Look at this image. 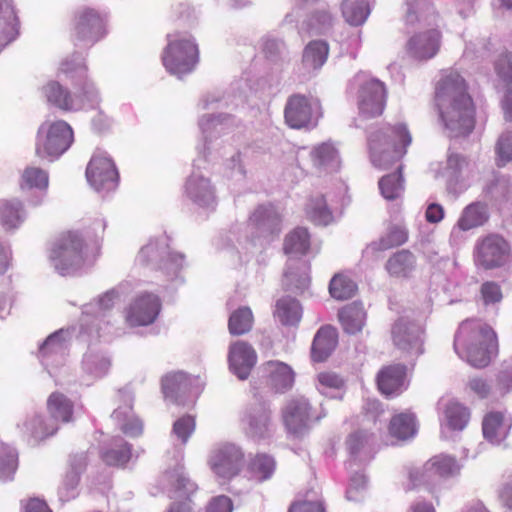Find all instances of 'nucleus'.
I'll use <instances>...</instances> for the list:
<instances>
[{
	"instance_id": "nucleus-36",
	"label": "nucleus",
	"mask_w": 512,
	"mask_h": 512,
	"mask_svg": "<svg viewBox=\"0 0 512 512\" xmlns=\"http://www.w3.org/2000/svg\"><path fill=\"white\" fill-rule=\"evenodd\" d=\"M373 437L365 431H358L351 434L347 441V449L351 456L348 462L349 469H352L353 462H365L372 458Z\"/></svg>"
},
{
	"instance_id": "nucleus-4",
	"label": "nucleus",
	"mask_w": 512,
	"mask_h": 512,
	"mask_svg": "<svg viewBox=\"0 0 512 512\" xmlns=\"http://www.w3.org/2000/svg\"><path fill=\"white\" fill-rule=\"evenodd\" d=\"M411 142V134L403 123L386 126L373 132L368 138L373 165L382 169L388 168L406 153Z\"/></svg>"
},
{
	"instance_id": "nucleus-51",
	"label": "nucleus",
	"mask_w": 512,
	"mask_h": 512,
	"mask_svg": "<svg viewBox=\"0 0 512 512\" xmlns=\"http://www.w3.org/2000/svg\"><path fill=\"white\" fill-rule=\"evenodd\" d=\"M311 158L314 166L323 170L335 171L340 166L338 151L330 142L316 146L311 151Z\"/></svg>"
},
{
	"instance_id": "nucleus-30",
	"label": "nucleus",
	"mask_w": 512,
	"mask_h": 512,
	"mask_svg": "<svg viewBox=\"0 0 512 512\" xmlns=\"http://www.w3.org/2000/svg\"><path fill=\"white\" fill-rule=\"evenodd\" d=\"M440 34L435 29L415 34L408 43L409 54L419 60H426L434 57L439 49Z\"/></svg>"
},
{
	"instance_id": "nucleus-56",
	"label": "nucleus",
	"mask_w": 512,
	"mask_h": 512,
	"mask_svg": "<svg viewBox=\"0 0 512 512\" xmlns=\"http://www.w3.org/2000/svg\"><path fill=\"white\" fill-rule=\"evenodd\" d=\"M357 284L347 274H335L329 283V293L336 300H347L357 292Z\"/></svg>"
},
{
	"instance_id": "nucleus-28",
	"label": "nucleus",
	"mask_w": 512,
	"mask_h": 512,
	"mask_svg": "<svg viewBox=\"0 0 512 512\" xmlns=\"http://www.w3.org/2000/svg\"><path fill=\"white\" fill-rule=\"evenodd\" d=\"M68 332L59 330L47 337L40 346L39 357L45 368L62 365L67 350Z\"/></svg>"
},
{
	"instance_id": "nucleus-42",
	"label": "nucleus",
	"mask_w": 512,
	"mask_h": 512,
	"mask_svg": "<svg viewBox=\"0 0 512 512\" xmlns=\"http://www.w3.org/2000/svg\"><path fill=\"white\" fill-rule=\"evenodd\" d=\"M47 409L51 416L49 422L57 427L59 422L68 423L73 419V402L62 393L54 392L49 396Z\"/></svg>"
},
{
	"instance_id": "nucleus-34",
	"label": "nucleus",
	"mask_w": 512,
	"mask_h": 512,
	"mask_svg": "<svg viewBox=\"0 0 512 512\" xmlns=\"http://www.w3.org/2000/svg\"><path fill=\"white\" fill-rule=\"evenodd\" d=\"M234 124L233 119L228 114L219 115H203L199 119V128L204 137L203 153L204 158L207 155V151L210 149L208 143L211 142L212 138L219 136L229 130Z\"/></svg>"
},
{
	"instance_id": "nucleus-45",
	"label": "nucleus",
	"mask_w": 512,
	"mask_h": 512,
	"mask_svg": "<svg viewBox=\"0 0 512 512\" xmlns=\"http://www.w3.org/2000/svg\"><path fill=\"white\" fill-rule=\"evenodd\" d=\"M435 20L433 6L428 0H406L404 21L407 25H413L416 21L431 25Z\"/></svg>"
},
{
	"instance_id": "nucleus-19",
	"label": "nucleus",
	"mask_w": 512,
	"mask_h": 512,
	"mask_svg": "<svg viewBox=\"0 0 512 512\" xmlns=\"http://www.w3.org/2000/svg\"><path fill=\"white\" fill-rule=\"evenodd\" d=\"M392 340L407 357L415 358L423 353V329L406 318L398 319L392 327Z\"/></svg>"
},
{
	"instance_id": "nucleus-59",
	"label": "nucleus",
	"mask_w": 512,
	"mask_h": 512,
	"mask_svg": "<svg viewBox=\"0 0 512 512\" xmlns=\"http://www.w3.org/2000/svg\"><path fill=\"white\" fill-rule=\"evenodd\" d=\"M308 218L317 225H328L333 221V215L323 196L312 198L307 204Z\"/></svg>"
},
{
	"instance_id": "nucleus-60",
	"label": "nucleus",
	"mask_w": 512,
	"mask_h": 512,
	"mask_svg": "<svg viewBox=\"0 0 512 512\" xmlns=\"http://www.w3.org/2000/svg\"><path fill=\"white\" fill-rule=\"evenodd\" d=\"M379 189L382 196L387 200H394L400 197L404 191V180L401 174V166L397 172L382 177L379 181Z\"/></svg>"
},
{
	"instance_id": "nucleus-47",
	"label": "nucleus",
	"mask_w": 512,
	"mask_h": 512,
	"mask_svg": "<svg viewBox=\"0 0 512 512\" xmlns=\"http://www.w3.org/2000/svg\"><path fill=\"white\" fill-rule=\"evenodd\" d=\"M26 217L21 201L17 199L0 200V225L5 230L18 228Z\"/></svg>"
},
{
	"instance_id": "nucleus-33",
	"label": "nucleus",
	"mask_w": 512,
	"mask_h": 512,
	"mask_svg": "<svg viewBox=\"0 0 512 512\" xmlns=\"http://www.w3.org/2000/svg\"><path fill=\"white\" fill-rule=\"evenodd\" d=\"M439 409L443 411L441 420L442 433L444 429L463 430L468 423L469 412L459 402L447 399L439 401Z\"/></svg>"
},
{
	"instance_id": "nucleus-21",
	"label": "nucleus",
	"mask_w": 512,
	"mask_h": 512,
	"mask_svg": "<svg viewBox=\"0 0 512 512\" xmlns=\"http://www.w3.org/2000/svg\"><path fill=\"white\" fill-rule=\"evenodd\" d=\"M311 405L304 397L289 400L282 409L283 424L290 435L301 437L312 423Z\"/></svg>"
},
{
	"instance_id": "nucleus-31",
	"label": "nucleus",
	"mask_w": 512,
	"mask_h": 512,
	"mask_svg": "<svg viewBox=\"0 0 512 512\" xmlns=\"http://www.w3.org/2000/svg\"><path fill=\"white\" fill-rule=\"evenodd\" d=\"M17 429L27 439L41 440L55 434L58 427L54 423L44 421L39 413L33 411L27 413L17 423Z\"/></svg>"
},
{
	"instance_id": "nucleus-17",
	"label": "nucleus",
	"mask_w": 512,
	"mask_h": 512,
	"mask_svg": "<svg viewBox=\"0 0 512 512\" xmlns=\"http://www.w3.org/2000/svg\"><path fill=\"white\" fill-rule=\"evenodd\" d=\"M243 460L244 453L239 446L223 443L211 451L209 465L217 477L231 479L240 472Z\"/></svg>"
},
{
	"instance_id": "nucleus-46",
	"label": "nucleus",
	"mask_w": 512,
	"mask_h": 512,
	"mask_svg": "<svg viewBox=\"0 0 512 512\" xmlns=\"http://www.w3.org/2000/svg\"><path fill=\"white\" fill-rule=\"evenodd\" d=\"M164 255H170V247L166 236H162L155 241L151 240L142 247L137 256V261L142 265H152L157 269Z\"/></svg>"
},
{
	"instance_id": "nucleus-55",
	"label": "nucleus",
	"mask_w": 512,
	"mask_h": 512,
	"mask_svg": "<svg viewBox=\"0 0 512 512\" xmlns=\"http://www.w3.org/2000/svg\"><path fill=\"white\" fill-rule=\"evenodd\" d=\"M72 469L67 472L62 485L58 490L59 498L62 501H69L77 495V486L80 480V473L85 466V458L79 457V463H72Z\"/></svg>"
},
{
	"instance_id": "nucleus-8",
	"label": "nucleus",
	"mask_w": 512,
	"mask_h": 512,
	"mask_svg": "<svg viewBox=\"0 0 512 512\" xmlns=\"http://www.w3.org/2000/svg\"><path fill=\"white\" fill-rule=\"evenodd\" d=\"M495 70L505 84V95L502 101L505 119L512 123V54L501 55L496 61ZM510 128L512 129V125ZM496 153L498 166H505L512 161V132H505L500 136Z\"/></svg>"
},
{
	"instance_id": "nucleus-2",
	"label": "nucleus",
	"mask_w": 512,
	"mask_h": 512,
	"mask_svg": "<svg viewBox=\"0 0 512 512\" xmlns=\"http://www.w3.org/2000/svg\"><path fill=\"white\" fill-rule=\"evenodd\" d=\"M453 348L471 366L484 368L497 354L496 333L481 321H463L455 334Z\"/></svg>"
},
{
	"instance_id": "nucleus-48",
	"label": "nucleus",
	"mask_w": 512,
	"mask_h": 512,
	"mask_svg": "<svg viewBox=\"0 0 512 512\" xmlns=\"http://www.w3.org/2000/svg\"><path fill=\"white\" fill-rule=\"evenodd\" d=\"M338 317L345 332L355 334L360 332L365 325L366 312L361 303L354 302L343 307L339 311Z\"/></svg>"
},
{
	"instance_id": "nucleus-6",
	"label": "nucleus",
	"mask_w": 512,
	"mask_h": 512,
	"mask_svg": "<svg viewBox=\"0 0 512 512\" xmlns=\"http://www.w3.org/2000/svg\"><path fill=\"white\" fill-rule=\"evenodd\" d=\"M73 141V129L66 121L47 120L38 128L35 153L39 158L53 162L70 148Z\"/></svg>"
},
{
	"instance_id": "nucleus-52",
	"label": "nucleus",
	"mask_w": 512,
	"mask_h": 512,
	"mask_svg": "<svg viewBox=\"0 0 512 512\" xmlns=\"http://www.w3.org/2000/svg\"><path fill=\"white\" fill-rule=\"evenodd\" d=\"M132 446L124 439L116 437L108 449L102 452L103 461L110 466H123L132 456Z\"/></svg>"
},
{
	"instance_id": "nucleus-11",
	"label": "nucleus",
	"mask_w": 512,
	"mask_h": 512,
	"mask_svg": "<svg viewBox=\"0 0 512 512\" xmlns=\"http://www.w3.org/2000/svg\"><path fill=\"white\" fill-rule=\"evenodd\" d=\"M281 232V216L272 205H261L250 215L246 225L247 237L254 244L264 246L272 242Z\"/></svg>"
},
{
	"instance_id": "nucleus-12",
	"label": "nucleus",
	"mask_w": 512,
	"mask_h": 512,
	"mask_svg": "<svg viewBox=\"0 0 512 512\" xmlns=\"http://www.w3.org/2000/svg\"><path fill=\"white\" fill-rule=\"evenodd\" d=\"M321 116V105L318 99L295 94L288 98L284 117L293 129L312 128Z\"/></svg>"
},
{
	"instance_id": "nucleus-25",
	"label": "nucleus",
	"mask_w": 512,
	"mask_h": 512,
	"mask_svg": "<svg viewBox=\"0 0 512 512\" xmlns=\"http://www.w3.org/2000/svg\"><path fill=\"white\" fill-rule=\"evenodd\" d=\"M228 362L230 371L240 380H245L257 362V354L249 343L235 341L229 346Z\"/></svg>"
},
{
	"instance_id": "nucleus-39",
	"label": "nucleus",
	"mask_w": 512,
	"mask_h": 512,
	"mask_svg": "<svg viewBox=\"0 0 512 512\" xmlns=\"http://www.w3.org/2000/svg\"><path fill=\"white\" fill-rule=\"evenodd\" d=\"M417 266L415 255L408 250H400L391 255L386 264L385 270L391 277L408 278L415 271Z\"/></svg>"
},
{
	"instance_id": "nucleus-22",
	"label": "nucleus",
	"mask_w": 512,
	"mask_h": 512,
	"mask_svg": "<svg viewBox=\"0 0 512 512\" xmlns=\"http://www.w3.org/2000/svg\"><path fill=\"white\" fill-rule=\"evenodd\" d=\"M117 400L119 404L111 415L112 420L127 436H140L143 432V423L134 415L132 410L134 402L133 391L129 387L120 389L117 393Z\"/></svg>"
},
{
	"instance_id": "nucleus-38",
	"label": "nucleus",
	"mask_w": 512,
	"mask_h": 512,
	"mask_svg": "<svg viewBox=\"0 0 512 512\" xmlns=\"http://www.w3.org/2000/svg\"><path fill=\"white\" fill-rule=\"evenodd\" d=\"M337 345V332L331 326H325L316 333L312 348L311 357L316 362L325 361L334 351Z\"/></svg>"
},
{
	"instance_id": "nucleus-1",
	"label": "nucleus",
	"mask_w": 512,
	"mask_h": 512,
	"mask_svg": "<svg viewBox=\"0 0 512 512\" xmlns=\"http://www.w3.org/2000/svg\"><path fill=\"white\" fill-rule=\"evenodd\" d=\"M440 119L451 137L466 136L475 125V108L465 80L455 71L445 73L436 86Z\"/></svg>"
},
{
	"instance_id": "nucleus-23",
	"label": "nucleus",
	"mask_w": 512,
	"mask_h": 512,
	"mask_svg": "<svg viewBox=\"0 0 512 512\" xmlns=\"http://www.w3.org/2000/svg\"><path fill=\"white\" fill-rule=\"evenodd\" d=\"M76 39L92 45L105 35L104 18L94 9L82 8L75 16Z\"/></svg>"
},
{
	"instance_id": "nucleus-64",
	"label": "nucleus",
	"mask_w": 512,
	"mask_h": 512,
	"mask_svg": "<svg viewBox=\"0 0 512 512\" xmlns=\"http://www.w3.org/2000/svg\"><path fill=\"white\" fill-rule=\"evenodd\" d=\"M184 266V255L173 253L170 250V255H164L163 260L158 265V270H161L169 280L176 279Z\"/></svg>"
},
{
	"instance_id": "nucleus-32",
	"label": "nucleus",
	"mask_w": 512,
	"mask_h": 512,
	"mask_svg": "<svg viewBox=\"0 0 512 512\" xmlns=\"http://www.w3.org/2000/svg\"><path fill=\"white\" fill-rule=\"evenodd\" d=\"M49 185V176L48 173L35 166H27L20 178V188L22 190L26 189H38L40 193L33 196L29 203L32 206H39L44 202L45 191L47 190Z\"/></svg>"
},
{
	"instance_id": "nucleus-54",
	"label": "nucleus",
	"mask_w": 512,
	"mask_h": 512,
	"mask_svg": "<svg viewBox=\"0 0 512 512\" xmlns=\"http://www.w3.org/2000/svg\"><path fill=\"white\" fill-rule=\"evenodd\" d=\"M254 323L252 310L248 306H242L231 312L228 319V330L233 336L248 333Z\"/></svg>"
},
{
	"instance_id": "nucleus-44",
	"label": "nucleus",
	"mask_w": 512,
	"mask_h": 512,
	"mask_svg": "<svg viewBox=\"0 0 512 512\" xmlns=\"http://www.w3.org/2000/svg\"><path fill=\"white\" fill-rule=\"evenodd\" d=\"M329 46L325 41L315 40L309 42L302 56V65L307 72H315L327 61Z\"/></svg>"
},
{
	"instance_id": "nucleus-37",
	"label": "nucleus",
	"mask_w": 512,
	"mask_h": 512,
	"mask_svg": "<svg viewBox=\"0 0 512 512\" xmlns=\"http://www.w3.org/2000/svg\"><path fill=\"white\" fill-rule=\"evenodd\" d=\"M191 379L184 372H174L162 378L164 397L174 403H182V397L189 393Z\"/></svg>"
},
{
	"instance_id": "nucleus-9",
	"label": "nucleus",
	"mask_w": 512,
	"mask_h": 512,
	"mask_svg": "<svg viewBox=\"0 0 512 512\" xmlns=\"http://www.w3.org/2000/svg\"><path fill=\"white\" fill-rule=\"evenodd\" d=\"M350 87L357 89V105L363 117L372 118L382 114L386 90L381 81L365 73H358L351 80Z\"/></svg>"
},
{
	"instance_id": "nucleus-15",
	"label": "nucleus",
	"mask_w": 512,
	"mask_h": 512,
	"mask_svg": "<svg viewBox=\"0 0 512 512\" xmlns=\"http://www.w3.org/2000/svg\"><path fill=\"white\" fill-rule=\"evenodd\" d=\"M201 162L204 160L194 161L193 171L185 182L184 194L193 204L214 209L217 204L216 188L210 178L200 170Z\"/></svg>"
},
{
	"instance_id": "nucleus-24",
	"label": "nucleus",
	"mask_w": 512,
	"mask_h": 512,
	"mask_svg": "<svg viewBox=\"0 0 512 512\" xmlns=\"http://www.w3.org/2000/svg\"><path fill=\"white\" fill-rule=\"evenodd\" d=\"M477 167L474 161L464 155L451 152L447 157L446 172L448 175L449 189L461 193L469 186V181L474 177Z\"/></svg>"
},
{
	"instance_id": "nucleus-58",
	"label": "nucleus",
	"mask_w": 512,
	"mask_h": 512,
	"mask_svg": "<svg viewBox=\"0 0 512 512\" xmlns=\"http://www.w3.org/2000/svg\"><path fill=\"white\" fill-rule=\"evenodd\" d=\"M310 246V235L306 228L297 227L291 231L284 241V252L288 255H303Z\"/></svg>"
},
{
	"instance_id": "nucleus-16",
	"label": "nucleus",
	"mask_w": 512,
	"mask_h": 512,
	"mask_svg": "<svg viewBox=\"0 0 512 512\" xmlns=\"http://www.w3.org/2000/svg\"><path fill=\"white\" fill-rule=\"evenodd\" d=\"M461 467L455 457L439 454L430 458L422 468L412 470L409 476L414 486L430 484L436 478H449L458 475Z\"/></svg>"
},
{
	"instance_id": "nucleus-29",
	"label": "nucleus",
	"mask_w": 512,
	"mask_h": 512,
	"mask_svg": "<svg viewBox=\"0 0 512 512\" xmlns=\"http://www.w3.org/2000/svg\"><path fill=\"white\" fill-rule=\"evenodd\" d=\"M405 382L406 367L402 364L387 366L377 376L379 390L388 397L402 393L407 387Z\"/></svg>"
},
{
	"instance_id": "nucleus-5",
	"label": "nucleus",
	"mask_w": 512,
	"mask_h": 512,
	"mask_svg": "<svg viewBox=\"0 0 512 512\" xmlns=\"http://www.w3.org/2000/svg\"><path fill=\"white\" fill-rule=\"evenodd\" d=\"M167 41L162 53V62L166 70L178 78L192 72L199 59L195 39L187 33L177 32L168 34Z\"/></svg>"
},
{
	"instance_id": "nucleus-14",
	"label": "nucleus",
	"mask_w": 512,
	"mask_h": 512,
	"mask_svg": "<svg viewBox=\"0 0 512 512\" xmlns=\"http://www.w3.org/2000/svg\"><path fill=\"white\" fill-rule=\"evenodd\" d=\"M86 178L97 192H109L118 185V171L109 155L97 150L92 156L87 169Z\"/></svg>"
},
{
	"instance_id": "nucleus-18",
	"label": "nucleus",
	"mask_w": 512,
	"mask_h": 512,
	"mask_svg": "<svg viewBox=\"0 0 512 512\" xmlns=\"http://www.w3.org/2000/svg\"><path fill=\"white\" fill-rule=\"evenodd\" d=\"M490 217L489 207L485 202L475 201L465 206L456 223L451 229L449 243L452 246L461 245L464 233L485 225Z\"/></svg>"
},
{
	"instance_id": "nucleus-3",
	"label": "nucleus",
	"mask_w": 512,
	"mask_h": 512,
	"mask_svg": "<svg viewBox=\"0 0 512 512\" xmlns=\"http://www.w3.org/2000/svg\"><path fill=\"white\" fill-rule=\"evenodd\" d=\"M60 71L83 80L82 95H72L59 82L50 81L43 87L48 103L63 111H78L87 106L94 107L98 103V92L94 84L86 79V66L79 55L72 60L63 61Z\"/></svg>"
},
{
	"instance_id": "nucleus-27",
	"label": "nucleus",
	"mask_w": 512,
	"mask_h": 512,
	"mask_svg": "<svg viewBox=\"0 0 512 512\" xmlns=\"http://www.w3.org/2000/svg\"><path fill=\"white\" fill-rule=\"evenodd\" d=\"M261 369L266 377L267 384L275 392L284 393L293 387L295 373L287 363L271 360L262 364Z\"/></svg>"
},
{
	"instance_id": "nucleus-43",
	"label": "nucleus",
	"mask_w": 512,
	"mask_h": 512,
	"mask_svg": "<svg viewBox=\"0 0 512 512\" xmlns=\"http://www.w3.org/2000/svg\"><path fill=\"white\" fill-rule=\"evenodd\" d=\"M283 276V283L290 290L303 291L310 283L309 267L303 261L290 259Z\"/></svg>"
},
{
	"instance_id": "nucleus-63",
	"label": "nucleus",
	"mask_w": 512,
	"mask_h": 512,
	"mask_svg": "<svg viewBox=\"0 0 512 512\" xmlns=\"http://www.w3.org/2000/svg\"><path fill=\"white\" fill-rule=\"evenodd\" d=\"M117 298V293L114 290H110L101 295L95 302L89 303L84 306L82 319V326L87 323L86 317L94 315L96 318L102 316L106 311L110 310Z\"/></svg>"
},
{
	"instance_id": "nucleus-7",
	"label": "nucleus",
	"mask_w": 512,
	"mask_h": 512,
	"mask_svg": "<svg viewBox=\"0 0 512 512\" xmlns=\"http://www.w3.org/2000/svg\"><path fill=\"white\" fill-rule=\"evenodd\" d=\"M84 242L77 232L61 235L53 244L49 259L55 271L62 275H73L84 264Z\"/></svg>"
},
{
	"instance_id": "nucleus-41",
	"label": "nucleus",
	"mask_w": 512,
	"mask_h": 512,
	"mask_svg": "<svg viewBox=\"0 0 512 512\" xmlns=\"http://www.w3.org/2000/svg\"><path fill=\"white\" fill-rule=\"evenodd\" d=\"M110 366V358L102 351L90 348L83 356L82 370L91 381L105 376Z\"/></svg>"
},
{
	"instance_id": "nucleus-50",
	"label": "nucleus",
	"mask_w": 512,
	"mask_h": 512,
	"mask_svg": "<svg viewBox=\"0 0 512 512\" xmlns=\"http://www.w3.org/2000/svg\"><path fill=\"white\" fill-rule=\"evenodd\" d=\"M274 316L283 325L294 326L301 320L302 307L297 299L285 296L277 300Z\"/></svg>"
},
{
	"instance_id": "nucleus-62",
	"label": "nucleus",
	"mask_w": 512,
	"mask_h": 512,
	"mask_svg": "<svg viewBox=\"0 0 512 512\" xmlns=\"http://www.w3.org/2000/svg\"><path fill=\"white\" fill-rule=\"evenodd\" d=\"M317 379V389L320 393L332 398H342L340 391L343 389L345 382L338 374L333 372H322L318 374Z\"/></svg>"
},
{
	"instance_id": "nucleus-40",
	"label": "nucleus",
	"mask_w": 512,
	"mask_h": 512,
	"mask_svg": "<svg viewBox=\"0 0 512 512\" xmlns=\"http://www.w3.org/2000/svg\"><path fill=\"white\" fill-rule=\"evenodd\" d=\"M17 15L10 0H0V52L17 35Z\"/></svg>"
},
{
	"instance_id": "nucleus-57",
	"label": "nucleus",
	"mask_w": 512,
	"mask_h": 512,
	"mask_svg": "<svg viewBox=\"0 0 512 512\" xmlns=\"http://www.w3.org/2000/svg\"><path fill=\"white\" fill-rule=\"evenodd\" d=\"M342 14L350 25H362L370 14L368 2L366 0H345L342 3Z\"/></svg>"
},
{
	"instance_id": "nucleus-13",
	"label": "nucleus",
	"mask_w": 512,
	"mask_h": 512,
	"mask_svg": "<svg viewBox=\"0 0 512 512\" xmlns=\"http://www.w3.org/2000/svg\"><path fill=\"white\" fill-rule=\"evenodd\" d=\"M510 254L509 243L499 234H488L478 239L475 244V263L484 269H494L505 265Z\"/></svg>"
},
{
	"instance_id": "nucleus-35",
	"label": "nucleus",
	"mask_w": 512,
	"mask_h": 512,
	"mask_svg": "<svg viewBox=\"0 0 512 512\" xmlns=\"http://www.w3.org/2000/svg\"><path fill=\"white\" fill-rule=\"evenodd\" d=\"M511 420L500 412H490L483 418L482 432L484 438L493 445H499L509 434Z\"/></svg>"
},
{
	"instance_id": "nucleus-53",
	"label": "nucleus",
	"mask_w": 512,
	"mask_h": 512,
	"mask_svg": "<svg viewBox=\"0 0 512 512\" xmlns=\"http://www.w3.org/2000/svg\"><path fill=\"white\" fill-rule=\"evenodd\" d=\"M416 431L415 416L412 413H400L390 420L389 433L398 440L412 438Z\"/></svg>"
},
{
	"instance_id": "nucleus-26",
	"label": "nucleus",
	"mask_w": 512,
	"mask_h": 512,
	"mask_svg": "<svg viewBox=\"0 0 512 512\" xmlns=\"http://www.w3.org/2000/svg\"><path fill=\"white\" fill-rule=\"evenodd\" d=\"M166 476L173 488V495L170 497L175 499L185 498L184 501L174 502L168 512H193L189 496L195 492L196 485L186 477L184 468L181 465H177V467L172 472L167 473Z\"/></svg>"
},
{
	"instance_id": "nucleus-49",
	"label": "nucleus",
	"mask_w": 512,
	"mask_h": 512,
	"mask_svg": "<svg viewBox=\"0 0 512 512\" xmlns=\"http://www.w3.org/2000/svg\"><path fill=\"white\" fill-rule=\"evenodd\" d=\"M276 469V462L273 457L267 454H257L247 466L246 473L249 479L261 483L269 480Z\"/></svg>"
},
{
	"instance_id": "nucleus-20",
	"label": "nucleus",
	"mask_w": 512,
	"mask_h": 512,
	"mask_svg": "<svg viewBox=\"0 0 512 512\" xmlns=\"http://www.w3.org/2000/svg\"><path fill=\"white\" fill-rule=\"evenodd\" d=\"M161 300L153 293L138 294L126 308L125 320L131 327L148 326L157 319Z\"/></svg>"
},
{
	"instance_id": "nucleus-61",
	"label": "nucleus",
	"mask_w": 512,
	"mask_h": 512,
	"mask_svg": "<svg viewBox=\"0 0 512 512\" xmlns=\"http://www.w3.org/2000/svg\"><path fill=\"white\" fill-rule=\"evenodd\" d=\"M407 239L408 233L404 227L392 226L377 242H373L370 248L375 251H384L404 244Z\"/></svg>"
},
{
	"instance_id": "nucleus-10",
	"label": "nucleus",
	"mask_w": 512,
	"mask_h": 512,
	"mask_svg": "<svg viewBox=\"0 0 512 512\" xmlns=\"http://www.w3.org/2000/svg\"><path fill=\"white\" fill-rule=\"evenodd\" d=\"M240 427L246 437L253 441L270 438L275 431L272 410L265 401H254L240 412Z\"/></svg>"
}]
</instances>
